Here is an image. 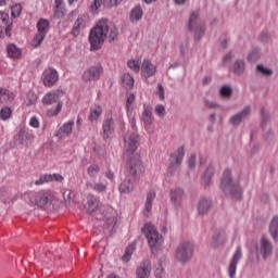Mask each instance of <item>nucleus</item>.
Segmentation results:
<instances>
[{
	"mask_svg": "<svg viewBox=\"0 0 278 278\" xmlns=\"http://www.w3.org/2000/svg\"><path fill=\"white\" fill-rule=\"evenodd\" d=\"M29 125H30V127L38 129V127H40V122L37 119L36 116H33L29 121Z\"/></svg>",
	"mask_w": 278,
	"mask_h": 278,
	"instance_id": "13d9d810",
	"label": "nucleus"
},
{
	"mask_svg": "<svg viewBox=\"0 0 278 278\" xmlns=\"http://www.w3.org/2000/svg\"><path fill=\"white\" fill-rule=\"evenodd\" d=\"M50 23L48 20L40 18L37 23V33L31 40V47L35 49L42 45L45 38H47V34H49Z\"/></svg>",
	"mask_w": 278,
	"mask_h": 278,
	"instance_id": "6e6552de",
	"label": "nucleus"
},
{
	"mask_svg": "<svg viewBox=\"0 0 278 278\" xmlns=\"http://www.w3.org/2000/svg\"><path fill=\"white\" fill-rule=\"evenodd\" d=\"M41 79L46 88H53V86L58 84L60 75L58 74V71H55L53 67H48L43 71Z\"/></svg>",
	"mask_w": 278,
	"mask_h": 278,
	"instance_id": "9b49d317",
	"label": "nucleus"
},
{
	"mask_svg": "<svg viewBox=\"0 0 278 278\" xmlns=\"http://www.w3.org/2000/svg\"><path fill=\"white\" fill-rule=\"evenodd\" d=\"M101 206V202L99 201V198L94 194H89L87 197V203L85 204V210L88 212V214H93V212H97L99 207Z\"/></svg>",
	"mask_w": 278,
	"mask_h": 278,
	"instance_id": "aec40b11",
	"label": "nucleus"
},
{
	"mask_svg": "<svg viewBox=\"0 0 278 278\" xmlns=\"http://www.w3.org/2000/svg\"><path fill=\"white\" fill-rule=\"evenodd\" d=\"M256 71L267 77H270V75H273V70L266 68V67H264V65H257Z\"/></svg>",
	"mask_w": 278,
	"mask_h": 278,
	"instance_id": "864d4df0",
	"label": "nucleus"
},
{
	"mask_svg": "<svg viewBox=\"0 0 278 278\" xmlns=\"http://www.w3.org/2000/svg\"><path fill=\"white\" fill-rule=\"evenodd\" d=\"M100 170L101 167H99V165L92 164L87 168V175H89V177H97Z\"/></svg>",
	"mask_w": 278,
	"mask_h": 278,
	"instance_id": "c03bdc74",
	"label": "nucleus"
},
{
	"mask_svg": "<svg viewBox=\"0 0 278 278\" xmlns=\"http://www.w3.org/2000/svg\"><path fill=\"white\" fill-rule=\"evenodd\" d=\"M51 177H52V181H64V177L60 174H51Z\"/></svg>",
	"mask_w": 278,
	"mask_h": 278,
	"instance_id": "680f3d73",
	"label": "nucleus"
},
{
	"mask_svg": "<svg viewBox=\"0 0 278 278\" xmlns=\"http://www.w3.org/2000/svg\"><path fill=\"white\" fill-rule=\"evenodd\" d=\"M212 177H214V165H208L201 177V185L203 188L210 187L212 184Z\"/></svg>",
	"mask_w": 278,
	"mask_h": 278,
	"instance_id": "393cba45",
	"label": "nucleus"
},
{
	"mask_svg": "<svg viewBox=\"0 0 278 278\" xmlns=\"http://www.w3.org/2000/svg\"><path fill=\"white\" fill-rule=\"evenodd\" d=\"M222 244H225V235L217 231L212 237L211 247H213V249H218Z\"/></svg>",
	"mask_w": 278,
	"mask_h": 278,
	"instance_id": "cd10ccee",
	"label": "nucleus"
},
{
	"mask_svg": "<svg viewBox=\"0 0 278 278\" xmlns=\"http://www.w3.org/2000/svg\"><path fill=\"white\" fill-rule=\"evenodd\" d=\"M193 255H194V243L192 242L180 243V245L176 251V257L182 264H186V262H190Z\"/></svg>",
	"mask_w": 278,
	"mask_h": 278,
	"instance_id": "1a4fd4ad",
	"label": "nucleus"
},
{
	"mask_svg": "<svg viewBox=\"0 0 278 278\" xmlns=\"http://www.w3.org/2000/svg\"><path fill=\"white\" fill-rule=\"evenodd\" d=\"M138 150V134L136 132H128L124 137V151L125 155L128 156L127 162H131L136 160V155L139 156L140 161V154L136 153Z\"/></svg>",
	"mask_w": 278,
	"mask_h": 278,
	"instance_id": "0eeeda50",
	"label": "nucleus"
},
{
	"mask_svg": "<svg viewBox=\"0 0 278 278\" xmlns=\"http://www.w3.org/2000/svg\"><path fill=\"white\" fill-rule=\"evenodd\" d=\"M137 278H149L151 277V262L143 261L136 269Z\"/></svg>",
	"mask_w": 278,
	"mask_h": 278,
	"instance_id": "412c9836",
	"label": "nucleus"
},
{
	"mask_svg": "<svg viewBox=\"0 0 278 278\" xmlns=\"http://www.w3.org/2000/svg\"><path fill=\"white\" fill-rule=\"evenodd\" d=\"M185 156H186V149L184 148V146H181L176 151L175 164L179 166L181 162H184Z\"/></svg>",
	"mask_w": 278,
	"mask_h": 278,
	"instance_id": "79ce46f5",
	"label": "nucleus"
},
{
	"mask_svg": "<svg viewBox=\"0 0 278 278\" xmlns=\"http://www.w3.org/2000/svg\"><path fill=\"white\" fill-rule=\"evenodd\" d=\"M154 112H155L156 116H159V118H164L166 116V108L162 104H157L154 108Z\"/></svg>",
	"mask_w": 278,
	"mask_h": 278,
	"instance_id": "8fccbe9b",
	"label": "nucleus"
},
{
	"mask_svg": "<svg viewBox=\"0 0 278 278\" xmlns=\"http://www.w3.org/2000/svg\"><path fill=\"white\" fill-rule=\"evenodd\" d=\"M257 252L262 255L263 260H267L273 255V242L265 235L260 240Z\"/></svg>",
	"mask_w": 278,
	"mask_h": 278,
	"instance_id": "ddd939ff",
	"label": "nucleus"
},
{
	"mask_svg": "<svg viewBox=\"0 0 278 278\" xmlns=\"http://www.w3.org/2000/svg\"><path fill=\"white\" fill-rule=\"evenodd\" d=\"M153 201H155V191H149L146 200V210L151 212L153 210Z\"/></svg>",
	"mask_w": 278,
	"mask_h": 278,
	"instance_id": "e433bc0d",
	"label": "nucleus"
},
{
	"mask_svg": "<svg viewBox=\"0 0 278 278\" xmlns=\"http://www.w3.org/2000/svg\"><path fill=\"white\" fill-rule=\"evenodd\" d=\"M106 179H110V181H114V172L112 169H109L105 172Z\"/></svg>",
	"mask_w": 278,
	"mask_h": 278,
	"instance_id": "0e129e2a",
	"label": "nucleus"
},
{
	"mask_svg": "<svg viewBox=\"0 0 278 278\" xmlns=\"http://www.w3.org/2000/svg\"><path fill=\"white\" fill-rule=\"evenodd\" d=\"M84 28H86V17L80 16L74 23V26L72 28V36H79L81 29Z\"/></svg>",
	"mask_w": 278,
	"mask_h": 278,
	"instance_id": "bb28decb",
	"label": "nucleus"
},
{
	"mask_svg": "<svg viewBox=\"0 0 278 278\" xmlns=\"http://www.w3.org/2000/svg\"><path fill=\"white\" fill-rule=\"evenodd\" d=\"M201 16L199 10L191 12L188 22L189 31H194V41L201 42L203 36H205L206 26L204 22H199Z\"/></svg>",
	"mask_w": 278,
	"mask_h": 278,
	"instance_id": "423d86ee",
	"label": "nucleus"
},
{
	"mask_svg": "<svg viewBox=\"0 0 278 278\" xmlns=\"http://www.w3.org/2000/svg\"><path fill=\"white\" fill-rule=\"evenodd\" d=\"M154 275L157 278H162L164 275V267H162V261L159 262L157 267L154 270Z\"/></svg>",
	"mask_w": 278,
	"mask_h": 278,
	"instance_id": "6e6d98bb",
	"label": "nucleus"
},
{
	"mask_svg": "<svg viewBox=\"0 0 278 278\" xmlns=\"http://www.w3.org/2000/svg\"><path fill=\"white\" fill-rule=\"evenodd\" d=\"M256 60H260V50L253 49L248 55V62H250V64H253Z\"/></svg>",
	"mask_w": 278,
	"mask_h": 278,
	"instance_id": "de8ad7c7",
	"label": "nucleus"
},
{
	"mask_svg": "<svg viewBox=\"0 0 278 278\" xmlns=\"http://www.w3.org/2000/svg\"><path fill=\"white\" fill-rule=\"evenodd\" d=\"M142 168V161L140 156L136 155L135 160L127 162L126 164V178L119 186V192L129 194L134 191V184L138 181V172Z\"/></svg>",
	"mask_w": 278,
	"mask_h": 278,
	"instance_id": "f257e3e1",
	"label": "nucleus"
},
{
	"mask_svg": "<svg viewBox=\"0 0 278 278\" xmlns=\"http://www.w3.org/2000/svg\"><path fill=\"white\" fill-rule=\"evenodd\" d=\"M219 94H220V97H223V99H231V97L233 94V89L231 87L225 85L219 89Z\"/></svg>",
	"mask_w": 278,
	"mask_h": 278,
	"instance_id": "4c0bfd02",
	"label": "nucleus"
},
{
	"mask_svg": "<svg viewBox=\"0 0 278 278\" xmlns=\"http://www.w3.org/2000/svg\"><path fill=\"white\" fill-rule=\"evenodd\" d=\"M61 94L62 92L60 90H52L42 97L41 103L43 105H53V103H56L55 109L48 110V116L50 117L58 116V114L62 112V108L64 106V103L60 101Z\"/></svg>",
	"mask_w": 278,
	"mask_h": 278,
	"instance_id": "39448f33",
	"label": "nucleus"
},
{
	"mask_svg": "<svg viewBox=\"0 0 278 278\" xmlns=\"http://www.w3.org/2000/svg\"><path fill=\"white\" fill-rule=\"evenodd\" d=\"M7 53L12 60H17V58H21V49H18V47H16L14 43H10L7 47Z\"/></svg>",
	"mask_w": 278,
	"mask_h": 278,
	"instance_id": "c756f323",
	"label": "nucleus"
},
{
	"mask_svg": "<svg viewBox=\"0 0 278 278\" xmlns=\"http://www.w3.org/2000/svg\"><path fill=\"white\" fill-rule=\"evenodd\" d=\"M142 8L136 7L130 11V21L131 23H138L142 18Z\"/></svg>",
	"mask_w": 278,
	"mask_h": 278,
	"instance_id": "72a5a7b5",
	"label": "nucleus"
},
{
	"mask_svg": "<svg viewBox=\"0 0 278 278\" xmlns=\"http://www.w3.org/2000/svg\"><path fill=\"white\" fill-rule=\"evenodd\" d=\"M123 3V0H105L104 5L106 8H115L116 5H121Z\"/></svg>",
	"mask_w": 278,
	"mask_h": 278,
	"instance_id": "5fc2aeb1",
	"label": "nucleus"
},
{
	"mask_svg": "<svg viewBox=\"0 0 278 278\" xmlns=\"http://www.w3.org/2000/svg\"><path fill=\"white\" fill-rule=\"evenodd\" d=\"M184 198V190L182 189H176V201L177 199Z\"/></svg>",
	"mask_w": 278,
	"mask_h": 278,
	"instance_id": "774afa93",
	"label": "nucleus"
},
{
	"mask_svg": "<svg viewBox=\"0 0 278 278\" xmlns=\"http://www.w3.org/2000/svg\"><path fill=\"white\" fill-rule=\"evenodd\" d=\"M134 251H136V243H131L126 248L125 254L123 255V262H129L131 260V255H134Z\"/></svg>",
	"mask_w": 278,
	"mask_h": 278,
	"instance_id": "58836bf2",
	"label": "nucleus"
},
{
	"mask_svg": "<svg viewBox=\"0 0 278 278\" xmlns=\"http://www.w3.org/2000/svg\"><path fill=\"white\" fill-rule=\"evenodd\" d=\"M212 210V199L201 198L198 202V214L205 216Z\"/></svg>",
	"mask_w": 278,
	"mask_h": 278,
	"instance_id": "4be33fe9",
	"label": "nucleus"
},
{
	"mask_svg": "<svg viewBox=\"0 0 278 278\" xmlns=\"http://www.w3.org/2000/svg\"><path fill=\"white\" fill-rule=\"evenodd\" d=\"M247 65L243 60H237L232 66L231 71L235 73V75H242L244 73Z\"/></svg>",
	"mask_w": 278,
	"mask_h": 278,
	"instance_id": "7c9ffc66",
	"label": "nucleus"
},
{
	"mask_svg": "<svg viewBox=\"0 0 278 278\" xmlns=\"http://www.w3.org/2000/svg\"><path fill=\"white\" fill-rule=\"evenodd\" d=\"M142 233L146 236L148 241V247L152 251V253H155L160 247H162V242L164 240L162 239V235L157 231V228L153 224H146L141 228Z\"/></svg>",
	"mask_w": 278,
	"mask_h": 278,
	"instance_id": "20e7f679",
	"label": "nucleus"
},
{
	"mask_svg": "<svg viewBox=\"0 0 278 278\" xmlns=\"http://www.w3.org/2000/svg\"><path fill=\"white\" fill-rule=\"evenodd\" d=\"M53 181L51 174H43L35 181V186H42L43 184H49Z\"/></svg>",
	"mask_w": 278,
	"mask_h": 278,
	"instance_id": "37998d69",
	"label": "nucleus"
},
{
	"mask_svg": "<svg viewBox=\"0 0 278 278\" xmlns=\"http://www.w3.org/2000/svg\"><path fill=\"white\" fill-rule=\"evenodd\" d=\"M140 73L143 79H149L150 77H153L155 73H157V66H155L149 59H146L141 63Z\"/></svg>",
	"mask_w": 278,
	"mask_h": 278,
	"instance_id": "dca6fc26",
	"label": "nucleus"
},
{
	"mask_svg": "<svg viewBox=\"0 0 278 278\" xmlns=\"http://www.w3.org/2000/svg\"><path fill=\"white\" fill-rule=\"evenodd\" d=\"M156 97H159L160 101H164V87L162 84L157 85V90L155 92Z\"/></svg>",
	"mask_w": 278,
	"mask_h": 278,
	"instance_id": "4d7b16f0",
	"label": "nucleus"
},
{
	"mask_svg": "<svg viewBox=\"0 0 278 278\" xmlns=\"http://www.w3.org/2000/svg\"><path fill=\"white\" fill-rule=\"evenodd\" d=\"M73 127H75L74 121H68L64 123L54 134L55 138H58L59 140L70 138L71 134H73Z\"/></svg>",
	"mask_w": 278,
	"mask_h": 278,
	"instance_id": "f3484780",
	"label": "nucleus"
},
{
	"mask_svg": "<svg viewBox=\"0 0 278 278\" xmlns=\"http://www.w3.org/2000/svg\"><path fill=\"white\" fill-rule=\"evenodd\" d=\"M103 114V109L99 105L90 109L88 121L91 123H98L99 117Z\"/></svg>",
	"mask_w": 278,
	"mask_h": 278,
	"instance_id": "c85d7f7f",
	"label": "nucleus"
},
{
	"mask_svg": "<svg viewBox=\"0 0 278 278\" xmlns=\"http://www.w3.org/2000/svg\"><path fill=\"white\" fill-rule=\"evenodd\" d=\"M16 99V93L14 91H10L8 88H0V103H12Z\"/></svg>",
	"mask_w": 278,
	"mask_h": 278,
	"instance_id": "5701e85b",
	"label": "nucleus"
},
{
	"mask_svg": "<svg viewBox=\"0 0 278 278\" xmlns=\"http://www.w3.org/2000/svg\"><path fill=\"white\" fill-rule=\"evenodd\" d=\"M12 117V109L10 106H2L0 110L1 121H10Z\"/></svg>",
	"mask_w": 278,
	"mask_h": 278,
	"instance_id": "ea45409f",
	"label": "nucleus"
},
{
	"mask_svg": "<svg viewBox=\"0 0 278 278\" xmlns=\"http://www.w3.org/2000/svg\"><path fill=\"white\" fill-rule=\"evenodd\" d=\"M102 3H103V0H93V2L90 4V12H92V14H97Z\"/></svg>",
	"mask_w": 278,
	"mask_h": 278,
	"instance_id": "3c124183",
	"label": "nucleus"
},
{
	"mask_svg": "<svg viewBox=\"0 0 278 278\" xmlns=\"http://www.w3.org/2000/svg\"><path fill=\"white\" fill-rule=\"evenodd\" d=\"M219 188L224 194H230L232 199H237L238 201L242 199V187H240V182H233V177H231V170L229 168L224 170Z\"/></svg>",
	"mask_w": 278,
	"mask_h": 278,
	"instance_id": "7ed1b4c3",
	"label": "nucleus"
},
{
	"mask_svg": "<svg viewBox=\"0 0 278 278\" xmlns=\"http://www.w3.org/2000/svg\"><path fill=\"white\" fill-rule=\"evenodd\" d=\"M87 188H92V190H94V192H98L99 194L108 191V185L103 182H96L94 185L88 184Z\"/></svg>",
	"mask_w": 278,
	"mask_h": 278,
	"instance_id": "c9c22d12",
	"label": "nucleus"
},
{
	"mask_svg": "<svg viewBox=\"0 0 278 278\" xmlns=\"http://www.w3.org/2000/svg\"><path fill=\"white\" fill-rule=\"evenodd\" d=\"M110 34V25H108V20L102 18L97 22V24L91 28L89 33V45L91 51H99L103 47L105 39Z\"/></svg>",
	"mask_w": 278,
	"mask_h": 278,
	"instance_id": "f03ea898",
	"label": "nucleus"
},
{
	"mask_svg": "<svg viewBox=\"0 0 278 278\" xmlns=\"http://www.w3.org/2000/svg\"><path fill=\"white\" fill-rule=\"evenodd\" d=\"M140 60H135V59H131L127 62V66L128 68H130V71H134V73H140Z\"/></svg>",
	"mask_w": 278,
	"mask_h": 278,
	"instance_id": "a19ab883",
	"label": "nucleus"
},
{
	"mask_svg": "<svg viewBox=\"0 0 278 278\" xmlns=\"http://www.w3.org/2000/svg\"><path fill=\"white\" fill-rule=\"evenodd\" d=\"M167 174L173 177L175 175V164L170 163L167 169Z\"/></svg>",
	"mask_w": 278,
	"mask_h": 278,
	"instance_id": "69168bd1",
	"label": "nucleus"
},
{
	"mask_svg": "<svg viewBox=\"0 0 278 278\" xmlns=\"http://www.w3.org/2000/svg\"><path fill=\"white\" fill-rule=\"evenodd\" d=\"M141 121L146 127L151 126V124L153 123V113H151V110H149V108H146L143 110V113L141 115Z\"/></svg>",
	"mask_w": 278,
	"mask_h": 278,
	"instance_id": "473e14b6",
	"label": "nucleus"
},
{
	"mask_svg": "<svg viewBox=\"0 0 278 278\" xmlns=\"http://www.w3.org/2000/svg\"><path fill=\"white\" fill-rule=\"evenodd\" d=\"M187 164L191 170H194V168H197V154H191L189 160L187 161Z\"/></svg>",
	"mask_w": 278,
	"mask_h": 278,
	"instance_id": "603ef678",
	"label": "nucleus"
},
{
	"mask_svg": "<svg viewBox=\"0 0 278 278\" xmlns=\"http://www.w3.org/2000/svg\"><path fill=\"white\" fill-rule=\"evenodd\" d=\"M102 138L103 140H110L114 136V117L112 113H109L102 123Z\"/></svg>",
	"mask_w": 278,
	"mask_h": 278,
	"instance_id": "4468645a",
	"label": "nucleus"
},
{
	"mask_svg": "<svg viewBox=\"0 0 278 278\" xmlns=\"http://www.w3.org/2000/svg\"><path fill=\"white\" fill-rule=\"evenodd\" d=\"M136 101V94L132 92L126 94V111L129 112L131 110V105H134Z\"/></svg>",
	"mask_w": 278,
	"mask_h": 278,
	"instance_id": "49530a36",
	"label": "nucleus"
},
{
	"mask_svg": "<svg viewBox=\"0 0 278 278\" xmlns=\"http://www.w3.org/2000/svg\"><path fill=\"white\" fill-rule=\"evenodd\" d=\"M118 38V28H111L110 29V39L116 40Z\"/></svg>",
	"mask_w": 278,
	"mask_h": 278,
	"instance_id": "bf43d9fd",
	"label": "nucleus"
},
{
	"mask_svg": "<svg viewBox=\"0 0 278 278\" xmlns=\"http://www.w3.org/2000/svg\"><path fill=\"white\" fill-rule=\"evenodd\" d=\"M269 233L274 240H278V216H274L269 224Z\"/></svg>",
	"mask_w": 278,
	"mask_h": 278,
	"instance_id": "2f4dec72",
	"label": "nucleus"
},
{
	"mask_svg": "<svg viewBox=\"0 0 278 278\" xmlns=\"http://www.w3.org/2000/svg\"><path fill=\"white\" fill-rule=\"evenodd\" d=\"M27 201L30 205H38V207H45L47 203H49V199H51V194L47 191L34 192L30 191L26 194Z\"/></svg>",
	"mask_w": 278,
	"mask_h": 278,
	"instance_id": "9d476101",
	"label": "nucleus"
},
{
	"mask_svg": "<svg viewBox=\"0 0 278 278\" xmlns=\"http://www.w3.org/2000/svg\"><path fill=\"white\" fill-rule=\"evenodd\" d=\"M53 16L54 18H64L66 16L64 0H54Z\"/></svg>",
	"mask_w": 278,
	"mask_h": 278,
	"instance_id": "b1692460",
	"label": "nucleus"
},
{
	"mask_svg": "<svg viewBox=\"0 0 278 278\" xmlns=\"http://www.w3.org/2000/svg\"><path fill=\"white\" fill-rule=\"evenodd\" d=\"M206 108H208L210 110H214L216 108H218V104L216 102H212L210 100H205L204 101Z\"/></svg>",
	"mask_w": 278,
	"mask_h": 278,
	"instance_id": "052dcab7",
	"label": "nucleus"
},
{
	"mask_svg": "<svg viewBox=\"0 0 278 278\" xmlns=\"http://www.w3.org/2000/svg\"><path fill=\"white\" fill-rule=\"evenodd\" d=\"M242 260V248H237L235 254L232 255L229 266H228V275L230 278H236V270L238 268V262Z\"/></svg>",
	"mask_w": 278,
	"mask_h": 278,
	"instance_id": "a211bd4d",
	"label": "nucleus"
},
{
	"mask_svg": "<svg viewBox=\"0 0 278 278\" xmlns=\"http://www.w3.org/2000/svg\"><path fill=\"white\" fill-rule=\"evenodd\" d=\"M103 75V67L101 65L92 66L89 70H86L83 74L84 81H97Z\"/></svg>",
	"mask_w": 278,
	"mask_h": 278,
	"instance_id": "2eb2a0df",
	"label": "nucleus"
},
{
	"mask_svg": "<svg viewBox=\"0 0 278 278\" xmlns=\"http://www.w3.org/2000/svg\"><path fill=\"white\" fill-rule=\"evenodd\" d=\"M12 22H10V14L4 11H0V38L12 36Z\"/></svg>",
	"mask_w": 278,
	"mask_h": 278,
	"instance_id": "f8f14e48",
	"label": "nucleus"
},
{
	"mask_svg": "<svg viewBox=\"0 0 278 278\" xmlns=\"http://www.w3.org/2000/svg\"><path fill=\"white\" fill-rule=\"evenodd\" d=\"M16 140L20 142V144H28L34 140V132L21 129Z\"/></svg>",
	"mask_w": 278,
	"mask_h": 278,
	"instance_id": "a878e982",
	"label": "nucleus"
},
{
	"mask_svg": "<svg viewBox=\"0 0 278 278\" xmlns=\"http://www.w3.org/2000/svg\"><path fill=\"white\" fill-rule=\"evenodd\" d=\"M186 53H188V42L180 45V54L186 55Z\"/></svg>",
	"mask_w": 278,
	"mask_h": 278,
	"instance_id": "e2e57ef3",
	"label": "nucleus"
},
{
	"mask_svg": "<svg viewBox=\"0 0 278 278\" xmlns=\"http://www.w3.org/2000/svg\"><path fill=\"white\" fill-rule=\"evenodd\" d=\"M122 84L126 90H131V88H134V76L124 74L122 76Z\"/></svg>",
	"mask_w": 278,
	"mask_h": 278,
	"instance_id": "f704fd0d",
	"label": "nucleus"
},
{
	"mask_svg": "<svg viewBox=\"0 0 278 278\" xmlns=\"http://www.w3.org/2000/svg\"><path fill=\"white\" fill-rule=\"evenodd\" d=\"M207 84H212V78H211V76H205V77L202 79V86H207Z\"/></svg>",
	"mask_w": 278,
	"mask_h": 278,
	"instance_id": "338daca9",
	"label": "nucleus"
},
{
	"mask_svg": "<svg viewBox=\"0 0 278 278\" xmlns=\"http://www.w3.org/2000/svg\"><path fill=\"white\" fill-rule=\"evenodd\" d=\"M249 116H251V106H245L242 111L232 115L229 119V123L230 125L238 127V125H240L242 121H245V118H249Z\"/></svg>",
	"mask_w": 278,
	"mask_h": 278,
	"instance_id": "6ab92c4d",
	"label": "nucleus"
},
{
	"mask_svg": "<svg viewBox=\"0 0 278 278\" xmlns=\"http://www.w3.org/2000/svg\"><path fill=\"white\" fill-rule=\"evenodd\" d=\"M21 12H23V7L21 4H14L11 7V16H13V18L21 16Z\"/></svg>",
	"mask_w": 278,
	"mask_h": 278,
	"instance_id": "09e8293b",
	"label": "nucleus"
},
{
	"mask_svg": "<svg viewBox=\"0 0 278 278\" xmlns=\"http://www.w3.org/2000/svg\"><path fill=\"white\" fill-rule=\"evenodd\" d=\"M261 116H262L261 126L264 129V127H266V125L268 124V121H270V114H268V112H266V109L262 108Z\"/></svg>",
	"mask_w": 278,
	"mask_h": 278,
	"instance_id": "a18cd8bd",
	"label": "nucleus"
}]
</instances>
